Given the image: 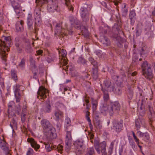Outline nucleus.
I'll return each instance as SVG.
<instances>
[{
    "label": "nucleus",
    "instance_id": "obj_1",
    "mask_svg": "<svg viewBox=\"0 0 155 155\" xmlns=\"http://www.w3.org/2000/svg\"><path fill=\"white\" fill-rule=\"evenodd\" d=\"M65 130L66 132L65 140V149L67 152L70 149L71 146L72 139L71 137V132L73 129V127L71 125V120L68 117H67L64 121Z\"/></svg>",
    "mask_w": 155,
    "mask_h": 155
},
{
    "label": "nucleus",
    "instance_id": "obj_2",
    "mask_svg": "<svg viewBox=\"0 0 155 155\" xmlns=\"http://www.w3.org/2000/svg\"><path fill=\"white\" fill-rule=\"evenodd\" d=\"M11 42V39L9 36H3L0 39V55L2 59L5 61L6 60V52L9 51L8 46Z\"/></svg>",
    "mask_w": 155,
    "mask_h": 155
},
{
    "label": "nucleus",
    "instance_id": "obj_3",
    "mask_svg": "<svg viewBox=\"0 0 155 155\" xmlns=\"http://www.w3.org/2000/svg\"><path fill=\"white\" fill-rule=\"evenodd\" d=\"M47 0H36V2L38 4L34 10V15L35 20V32L36 33V25H39L42 22L41 18V10L40 7L43 4L47 2Z\"/></svg>",
    "mask_w": 155,
    "mask_h": 155
},
{
    "label": "nucleus",
    "instance_id": "obj_4",
    "mask_svg": "<svg viewBox=\"0 0 155 155\" xmlns=\"http://www.w3.org/2000/svg\"><path fill=\"white\" fill-rule=\"evenodd\" d=\"M53 25L55 28V34L58 35H61L64 37L66 35L65 32V30L61 28V23H58L55 22H53Z\"/></svg>",
    "mask_w": 155,
    "mask_h": 155
},
{
    "label": "nucleus",
    "instance_id": "obj_5",
    "mask_svg": "<svg viewBox=\"0 0 155 155\" xmlns=\"http://www.w3.org/2000/svg\"><path fill=\"white\" fill-rule=\"evenodd\" d=\"M44 144L45 145V148L46 151L48 152L51 151L53 150H57L58 151H61L63 150V146L61 145H58V146L54 145L53 143H44Z\"/></svg>",
    "mask_w": 155,
    "mask_h": 155
},
{
    "label": "nucleus",
    "instance_id": "obj_6",
    "mask_svg": "<svg viewBox=\"0 0 155 155\" xmlns=\"http://www.w3.org/2000/svg\"><path fill=\"white\" fill-rule=\"evenodd\" d=\"M109 113L110 116L113 115L114 112L115 111H118L120 109V104L117 102L111 103L109 105Z\"/></svg>",
    "mask_w": 155,
    "mask_h": 155
},
{
    "label": "nucleus",
    "instance_id": "obj_7",
    "mask_svg": "<svg viewBox=\"0 0 155 155\" xmlns=\"http://www.w3.org/2000/svg\"><path fill=\"white\" fill-rule=\"evenodd\" d=\"M48 92V90L43 86H41L39 87L37 92L38 95L37 96V97L38 99L41 98L44 100L47 97V96L45 94L46 93Z\"/></svg>",
    "mask_w": 155,
    "mask_h": 155
},
{
    "label": "nucleus",
    "instance_id": "obj_8",
    "mask_svg": "<svg viewBox=\"0 0 155 155\" xmlns=\"http://www.w3.org/2000/svg\"><path fill=\"white\" fill-rule=\"evenodd\" d=\"M113 126L111 127V129L113 130L117 133H119L122 130L123 121L120 122L114 121L113 122Z\"/></svg>",
    "mask_w": 155,
    "mask_h": 155
},
{
    "label": "nucleus",
    "instance_id": "obj_9",
    "mask_svg": "<svg viewBox=\"0 0 155 155\" xmlns=\"http://www.w3.org/2000/svg\"><path fill=\"white\" fill-rule=\"evenodd\" d=\"M101 88L102 87L105 90L111 92L114 91V86L113 84H111V82L109 80H105L103 84H101Z\"/></svg>",
    "mask_w": 155,
    "mask_h": 155
},
{
    "label": "nucleus",
    "instance_id": "obj_10",
    "mask_svg": "<svg viewBox=\"0 0 155 155\" xmlns=\"http://www.w3.org/2000/svg\"><path fill=\"white\" fill-rule=\"evenodd\" d=\"M112 78L116 81L117 84L120 85L123 81H126L127 77L124 73H123L119 77L117 75L112 76Z\"/></svg>",
    "mask_w": 155,
    "mask_h": 155
},
{
    "label": "nucleus",
    "instance_id": "obj_11",
    "mask_svg": "<svg viewBox=\"0 0 155 155\" xmlns=\"http://www.w3.org/2000/svg\"><path fill=\"white\" fill-rule=\"evenodd\" d=\"M12 6L15 12L19 14L21 12L20 5L19 3V0H10Z\"/></svg>",
    "mask_w": 155,
    "mask_h": 155
},
{
    "label": "nucleus",
    "instance_id": "obj_12",
    "mask_svg": "<svg viewBox=\"0 0 155 155\" xmlns=\"http://www.w3.org/2000/svg\"><path fill=\"white\" fill-rule=\"evenodd\" d=\"M59 53L60 55H61L63 57L61 59L59 64L60 65V67H62L67 64L68 60L66 58L67 53L65 50L63 49L60 51Z\"/></svg>",
    "mask_w": 155,
    "mask_h": 155
},
{
    "label": "nucleus",
    "instance_id": "obj_13",
    "mask_svg": "<svg viewBox=\"0 0 155 155\" xmlns=\"http://www.w3.org/2000/svg\"><path fill=\"white\" fill-rule=\"evenodd\" d=\"M143 74L145 78L149 80H150L153 77V74L151 68H143Z\"/></svg>",
    "mask_w": 155,
    "mask_h": 155
},
{
    "label": "nucleus",
    "instance_id": "obj_14",
    "mask_svg": "<svg viewBox=\"0 0 155 155\" xmlns=\"http://www.w3.org/2000/svg\"><path fill=\"white\" fill-rule=\"evenodd\" d=\"M32 71L33 78L36 79L38 77H41L43 75L44 71L42 68H33Z\"/></svg>",
    "mask_w": 155,
    "mask_h": 155
},
{
    "label": "nucleus",
    "instance_id": "obj_15",
    "mask_svg": "<svg viewBox=\"0 0 155 155\" xmlns=\"http://www.w3.org/2000/svg\"><path fill=\"white\" fill-rule=\"evenodd\" d=\"M80 12L84 21H86L88 20L89 13L86 8H81L80 9Z\"/></svg>",
    "mask_w": 155,
    "mask_h": 155
},
{
    "label": "nucleus",
    "instance_id": "obj_16",
    "mask_svg": "<svg viewBox=\"0 0 155 155\" xmlns=\"http://www.w3.org/2000/svg\"><path fill=\"white\" fill-rule=\"evenodd\" d=\"M109 105L105 104H101L100 106V111L104 115H106L109 113Z\"/></svg>",
    "mask_w": 155,
    "mask_h": 155
},
{
    "label": "nucleus",
    "instance_id": "obj_17",
    "mask_svg": "<svg viewBox=\"0 0 155 155\" xmlns=\"http://www.w3.org/2000/svg\"><path fill=\"white\" fill-rule=\"evenodd\" d=\"M41 124L44 128L48 130L52 127L51 124L47 119H43L41 121Z\"/></svg>",
    "mask_w": 155,
    "mask_h": 155
},
{
    "label": "nucleus",
    "instance_id": "obj_18",
    "mask_svg": "<svg viewBox=\"0 0 155 155\" xmlns=\"http://www.w3.org/2000/svg\"><path fill=\"white\" fill-rule=\"evenodd\" d=\"M48 130V136L51 139H53L56 138L57 135L55 133V130L53 127H51Z\"/></svg>",
    "mask_w": 155,
    "mask_h": 155
},
{
    "label": "nucleus",
    "instance_id": "obj_19",
    "mask_svg": "<svg viewBox=\"0 0 155 155\" xmlns=\"http://www.w3.org/2000/svg\"><path fill=\"white\" fill-rule=\"evenodd\" d=\"M28 141L30 143L31 146L35 150H37L40 148V146L38 144L37 142L32 138H28L27 139Z\"/></svg>",
    "mask_w": 155,
    "mask_h": 155
},
{
    "label": "nucleus",
    "instance_id": "obj_20",
    "mask_svg": "<svg viewBox=\"0 0 155 155\" xmlns=\"http://www.w3.org/2000/svg\"><path fill=\"white\" fill-rule=\"evenodd\" d=\"M27 22L28 29L30 30H32L33 29V20L31 14H28L27 17Z\"/></svg>",
    "mask_w": 155,
    "mask_h": 155
},
{
    "label": "nucleus",
    "instance_id": "obj_21",
    "mask_svg": "<svg viewBox=\"0 0 155 155\" xmlns=\"http://www.w3.org/2000/svg\"><path fill=\"white\" fill-rule=\"evenodd\" d=\"M14 102L13 101H10L8 103V110L9 117H10V115L12 116H15V115L14 112L12 111V107L14 106Z\"/></svg>",
    "mask_w": 155,
    "mask_h": 155
},
{
    "label": "nucleus",
    "instance_id": "obj_22",
    "mask_svg": "<svg viewBox=\"0 0 155 155\" xmlns=\"http://www.w3.org/2000/svg\"><path fill=\"white\" fill-rule=\"evenodd\" d=\"M144 123V119L141 118L140 116L139 117L138 119H136L135 124L136 129L137 130H139L140 128L141 125L143 124Z\"/></svg>",
    "mask_w": 155,
    "mask_h": 155
},
{
    "label": "nucleus",
    "instance_id": "obj_23",
    "mask_svg": "<svg viewBox=\"0 0 155 155\" xmlns=\"http://www.w3.org/2000/svg\"><path fill=\"white\" fill-rule=\"evenodd\" d=\"M137 134L139 137L142 138L145 141L148 140L150 138L149 135L147 133H143L140 131H138Z\"/></svg>",
    "mask_w": 155,
    "mask_h": 155
},
{
    "label": "nucleus",
    "instance_id": "obj_24",
    "mask_svg": "<svg viewBox=\"0 0 155 155\" xmlns=\"http://www.w3.org/2000/svg\"><path fill=\"white\" fill-rule=\"evenodd\" d=\"M54 115L56 118V120H59L64 117L63 112L60 110H57L55 111Z\"/></svg>",
    "mask_w": 155,
    "mask_h": 155
},
{
    "label": "nucleus",
    "instance_id": "obj_25",
    "mask_svg": "<svg viewBox=\"0 0 155 155\" xmlns=\"http://www.w3.org/2000/svg\"><path fill=\"white\" fill-rule=\"evenodd\" d=\"M147 108L150 112L148 115L150 121H152L153 120V118L155 116L154 112L152 107L150 105L148 106Z\"/></svg>",
    "mask_w": 155,
    "mask_h": 155
},
{
    "label": "nucleus",
    "instance_id": "obj_26",
    "mask_svg": "<svg viewBox=\"0 0 155 155\" xmlns=\"http://www.w3.org/2000/svg\"><path fill=\"white\" fill-rule=\"evenodd\" d=\"M102 91L104 93L103 97L104 102H107L109 100L110 97L108 91L105 90V89H104L102 87Z\"/></svg>",
    "mask_w": 155,
    "mask_h": 155
},
{
    "label": "nucleus",
    "instance_id": "obj_27",
    "mask_svg": "<svg viewBox=\"0 0 155 155\" xmlns=\"http://www.w3.org/2000/svg\"><path fill=\"white\" fill-rule=\"evenodd\" d=\"M24 87L22 85L16 84L14 86V93H17L18 94H20L19 91L20 90L23 91L24 90Z\"/></svg>",
    "mask_w": 155,
    "mask_h": 155
},
{
    "label": "nucleus",
    "instance_id": "obj_28",
    "mask_svg": "<svg viewBox=\"0 0 155 155\" xmlns=\"http://www.w3.org/2000/svg\"><path fill=\"white\" fill-rule=\"evenodd\" d=\"M47 8L49 12H52L57 10L58 6L53 3L52 4H49L47 6Z\"/></svg>",
    "mask_w": 155,
    "mask_h": 155
},
{
    "label": "nucleus",
    "instance_id": "obj_29",
    "mask_svg": "<svg viewBox=\"0 0 155 155\" xmlns=\"http://www.w3.org/2000/svg\"><path fill=\"white\" fill-rule=\"evenodd\" d=\"M55 107L58 109L57 110H61L66 109V107L63 104L59 102H57L55 103Z\"/></svg>",
    "mask_w": 155,
    "mask_h": 155
},
{
    "label": "nucleus",
    "instance_id": "obj_30",
    "mask_svg": "<svg viewBox=\"0 0 155 155\" xmlns=\"http://www.w3.org/2000/svg\"><path fill=\"white\" fill-rule=\"evenodd\" d=\"M83 142L82 139H78L74 142V144L77 148H81L83 145Z\"/></svg>",
    "mask_w": 155,
    "mask_h": 155
},
{
    "label": "nucleus",
    "instance_id": "obj_31",
    "mask_svg": "<svg viewBox=\"0 0 155 155\" xmlns=\"http://www.w3.org/2000/svg\"><path fill=\"white\" fill-rule=\"evenodd\" d=\"M69 20L72 26H74L75 25H78V22L76 18L72 16H70Z\"/></svg>",
    "mask_w": 155,
    "mask_h": 155
},
{
    "label": "nucleus",
    "instance_id": "obj_32",
    "mask_svg": "<svg viewBox=\"0 0 155 155\" xmlns=\"http://www.w3.org/2000/svg\"><path fill=\"white\" fill-rule=\"evenodd\" d=\"M149 51L148 48L146 46L142 47L140 50V53L142 55L145 54V56L149 53Z\"/></svg>",
    "mask_w": 155,
    "mask_h": 155
},
{
    "label": "nucleus",
    "instance_id": "obj_33",
    "mask_svg": "<svg viewBox=\"0 0 155 155\" xmlns=\"http://www.w3.org/2000/svg\"><path fill=\"white\" fill-rule=\"evenodd\" d=\"M95 151L93 147L87 148L85 152V155H94Z\"/></svg>",
    "mask_w": 155,
    "mask_h": 155
},
{
    "label": "nucleus",
    "instance_id": "obj_34",
    "mask_svg": "<svg viewBox=\"0 0 155 155\" xmlns=\"http://www.w3.org/2000/svg\"><path fill=\"white\" fill-rule=\"evenodd\" d=\"M12 78L14 81H16L18 80L17 76L16 71L15 69H12L11 71Z\"/></svg>",
    "mask_w": 155,
    "mask_h": 155
},
{
    "label": "nucleus",
    "instance_id": "obj_35",
    "mask_svg": "<svg viewBox=\"0 0 155 155\" xmlns=\"http://www.w3.org/2000/svg\"><path fill=\"white\" fill-rule=\"evenodd\" d=\"M94 146L97 153L100 154L101 153L100 149V143L98 141H95L94 142Z\"/></svg>",
    "mask_w": 155,
    "mask_h": 155
},
{
    "label": "nucleus",
    "instance_id": "obj_36",
    "mask_svg": "<svg viewBox=\"0 0 155 155\" xmlns=\"http://www.w3.org/2000/svg\"><path fill=\"white\" fill-rule=\"evenodd\" d=\"M0 147L2 149L4 150L7 149L6 143L4 140H2L0 138Z\"/></svg>",
    "mask_w": 155,
    "mask_h": 155
},
{
    "label": "nucleus",
    "instance_id": "obj_37",
    "mask_svg": "<svg viewBox=\"0 0 155 155\" xmlns=\"http://www.w3.org/2000/svg\"><path fill=\"white\" fill-rule=\"evenodd\" d=\"M98 68H92L91 71L92 76L93 78L96 79L98 77Z\"/></svg>",
    "mask_w": 155,
    "mask_h": 155
},
{
    "label": "nucleus",
    "instance_id": "obj_38",
    "mask_svg": "<svg viewBox=\"0 0 155 155\" xmlns=\"http://www.w3.org/2000/svg\"><path fill=\"white\" fill-rule=\"evenodd\" d=\"M47 52H48V55L47 57L46 60L48 63H51L53 61L54 57L53 55L50 53L48 51Z\"/></svg>",
    "mask_w": 155,
    "mask_h": 155
},
{
    "label": "nucleus",
    "instance_id": "obj_39",
    "mask_svg": "<svg viewBox=\"0 0 155 155\" xmlns=\"http://www.w3.org/2000/svg\"><path fill=\"white\" fill-rule=\"evenodd\" d=\"M90 113L88 111H87L86 112L85 117L86 119L89 122V127L91 128L92 127V125L91 123V121L90 119L89 116L90 115Z\"/></svg>",
    "mask_w": 155,
    "mask_h": 155
},
{
    "label": "nucleus",
    "instance_id": "obj_40",
    "mask_svg": "<svg viewBox=\"0 0 155 155\" xmlns=\"http://www.w3.org/2000/svg\"><path fill=\"white\" fill-rule=\"evenodd\" d=\"M51 107L50 104H47L44 109V111L46 113H50L51 112Z\"/></svg>",
    "mask_w": 155,
    "mask_h": 155
},
{
    "label": "nucleus",
    "instance_id": "obj_41",
    "mask_svg": "<svg viewBox=\"0 0 155 155\" xmlns=\"http://www.w3.org/2000/svg\"><path fill=\"white\" fill-rule=\"evenodd\" d=\"M106 145L107 144L106 142L104 141L101 142L100 143V151L106 150Z\"/></svg>",
    "mask_w": 155,
    "mask_h": 155
},
{
    "label": "nucleus",
    "instance_id": "obj_42",
    "mask_svg": "<svg viewBox=\"0 0 155 155\" xmlns=\"http://www.w3.org/2000/svg\"><path fill=\"white\" fill-rule=\"evenodd\" d=\"M117 46L119 47H121L122 46V44L123 43V41L122 38L120 37H118L117 38Z\"/></svg>",
    "mask_w": 155,
    "mask_h": 155
},
{
    "label": "nucleus",
    "instance_id": "obj_43",
    "mask_svg": "<svg viewBox=\"0 0 155 155\" xmlns=\"http://www.w3.org/2000/svg\"><path fill=\"white\" fill-rule=\"evenodd\" d=\"M89 61L94 67L95 68L98 67L97 64V62L92 58H89Z\"/></svg>",
    "mask_w": 155,
    "mask_h": 155
},
{
    "label": "nucleus",
    "instance_id": "obj_44",
    "mask_svg": "<svg viewBox=\"0 0 155 155\" xmlns=\"http://www.w3.org/2000/svg\"><path fill=\"white\" fill-rule=\"evenodd\" d=\"M10 126L12 128H13V127H17V123L14 119H12V121L10 123Z\"/></svg>",
    "mask_w": 155,
    "mask_h": 155
},
{
    "label": "nucleus",
    "instance_id": "obj_45",
    "mask_svg": "<svg viewBox=\"0 0 155 155\" xmlns=\"http://www.w3.org/2000/svg\"><path fill=\"white\" fill-rule=\"evenodd\" d=\"M129 142L132 148L134 150H136V146L132 138H131L130 140H129Z\"/></svg>",
    "mask_w": 155,
    "mask_h": 155
},
{
    "label": "nucleus",
    "instance_id": "obj_46",
    "mask_svg": "<svg viewBox=\"0 0 155 155\" xmlns=\"http://www.w3.org/2000/svg\"><path fill=\"white\" fill-rule=\"evenodd\" d=\"M66 2L65 4L68 7V8L70 11H72L73 12V8L69 3V0H65Z\"/></svg>",
    "mask_w": 155,
    "mask_h": 155
},
{
    "label": "nucleus",
    "instance_id": "obj_47",
    "mask_svg": "<svg viewBox=\"0 0 155 155\" xmlns=\"http://www.w3.org/2000/svg\"><path fill=\"white\" fill-rule=\"evenodd\" d=\"M25 59L24 58L22 59L21 62L18 64V67H24L25 65Z\"/></svg>",
    "mask_w": 155,
    "mask_h": 155
},
{
    "label": "nucleus",
    "instance_id": "obj_48",
    "mask_svg": "<svg viewBox=\"0 0 155 155\" xmlns=\"http://www.w3.org/2000/svg\"><path fill=\"white\" fill-rule=\"evenodd\" d=\"M15 98H16V102H19L20 100L21 96L20 94H18L17 93L15 94Z\"/></svg>",
    "mask_w": 155,
    "mask_h": 155
},
{
    "label": "nucleus",
    "instance_id": "obj_49",
    "mask_svg": "<svg viewBox=\"0 0 155 155\" xmlns=\"http://www.w3.org/2000/svg\"><path fill=\"white\" fill-rule=\"evenodd\" d=\"M94 124L96 127L99 128H101V125L100 124L99 120L94 121Z\"/></svg>",
    "mask_w": 155,
    "mask_h": 155
},
{
    "label": "nucleus",
    "instance_id": "obj_50",
    "mask_svg": "<svg viewBox=\"0 0 155 155\" xmlns=\"http://www.w3.org/2000/svg\"><path fill=\"white\" fill-rule=\"evenodd\" d=\"M78 62L84 64L86 63V61L82 57H80L78 58Z\"/></svg>",
    "mask_w": 155,
    "mask_h": 155
},
{
    "label": "nucleus",
    "instance_id": "obj_51",
    "mask_svg": "<svg viewBox=\"0 0 155 155\" xmlns=\"http://www.w3.org/2000/svg\"><path fill=\"white\" fill-rule=\"evenodd\" d=\"M92 109L93 111L95 110L97 107V102L96 101H95L93 102L92 103Z\"/></svg>",
    "mask_w": 155,
    "mask_h": 155
},
{
    "label": "nucleus",
    "instance_id": "obj_52",
    "mask_svg": "<svg viewBox=\"0 0 155 155\" xmlns=\"http://www.w3.org/2000/svg\"><path fill=\"white\" fill-rule=\"evenodd\" d=\"M16 30L18 31H21L23 30V27L22 25H17L16 26Z\"/></svg>",
    "mask_w": 155,
    "mask_h": 155
},
{
    "label": "nucleus",
    "instance_id": "obj_53",
    "mask_svg": "<svg viewBox=\"0 0 155 155\" xmlns=\"http://www.w3.org/2000/svg\"><path fill=\"white\" fill-rule=\"evenodd\" d=\"M135 15L136 14L134 11L132 10L130 11L129 14L130 19L132 20L133 18L134 17Z\"/></svg>",
    "mask_w": 155,
    "mask_h": 155
},
{
    "label": "nucleus",
    "instance_id": "obj_54",
    "mask_svg": "<svg viewBox=\"0 0 155 155\" xmlns=\"http://www.w3.org/2000/svg\"><path fill=\"white\" fill-rule=\"evenodd\" d=\"M15 108L16 111L17 112L18 114H19L21 110V107L19 104H18V105L16 106Z\"/></svg>",
    "mask_w": 155,
    "mask_h": 155
},
{
    "label": "nucleus",
    "instance_id": "obj_55",
    "mask_svg": "<svg viewBox=\"0 0 155 155\" xmlns=\"http://www.w3.org/2000/svg\"><path fill=\"white\" fill-rule=\"evenodd\" d=\"M26 50L27 52L29 53L32 51V49L30 44L28 45L26 48Z\"/></svg>",
    "mask_w": 155,
    "mask_h": 155
},
{
    "label": "nucleus",
    "instance_id": "obj_56",
    "mask_svg": "<svg viewBox=\"0 0 155 155\" xmlns=\"http://www.w3.org/2000/svg\"><path fill=\"white\" fill-rule=\"evenodd\" d=\"M142 68H150V67L149 66L147 62L145 61L142 65Z\"/></svg>",
    "mask_w": 155,
    "mask_h": 155
},
{
    "label": "nucleus",
    "instance_id": "obj_57",
    "mask_svg": "<svg viewBox=\"0 0 155 155\" xmlns=\"http://www.w3.org/2000/svg\"><path fill=\"white\" fill-rule=\"evenodd\" d=\"M103 44L106 46H108L110 44V42L109 40L107 39L104 38L103 41Z\"/></svg>",
    "mask_w": 155,
    "mask_h": 155
},
{
    "label": "nucleus",
    "instance_id": "obj_58",
    "mask_svg": "<svg viewBox=\"0 0 155 155\" xmlns=\"http://www.w3.org/2000/svg\"><path fill=\"white\" fill-rule=\"evenodd\" d=\"M112 91L114 92V93L118 94V95L120 94L121 93L120 89L119 88L117 89H115L114 88V91Z\"/></svg>",
    "mask_w": 155,
    "mask_h": 155
},
{
    "label": "nucleus",
    "instance_id": "obj_59",
    "mask_svg": "<svg viewBox=\"0 0 155 155\" xmlns=\"http://www.w3.org/2000/svg\"><path fill=\"white\" fill-rule=\"evenodd\" d=\"M26 114L24 112H22L21 115V120L22 122H24L25 120Z\"/></svg>",
    "mask_w": 155,
    "mask_h": 155
},
{
    "label": "nucleus",
    "instance_id": "obj_60",
    "mask_svg": "<svg viewBox=\"0 0 155 155\" xmlns=\"http://www.w3.org/2000/svg\"><path fill=\"white\" fill-rule=\"evenodd\" d=\"M33 150L31 148H29L28 150L27 151V155H32L33 152Z\"/></svg>",
    "mask_w": 155,
    "mask_h": 155
},
{
    "label": "nucleus",
    "instance_id": "obj_61",
    "mask_svg": "<svg viewBox=\"0 0 155 155\" xmlns=\"http://www.w3.org/2000/svg\"><path fill=\"white\" fill-rule=\"evenodd\" d=\"M133 136L134 138V139L135 140V142L137 143L139 141V139L135 135L133 131H132Z\"/></svg>",
    "mask_w": 155,
    "mask_h": 155
},
{
    "label": "nucleus",
    "instance_id": "obj_62",
    "mask_svg": "<svg viewBox=\"0 0 155 155\" xmlns=\"http://www.w3.org/2000/svg\"><path fill=\"white\" fill-rule=\"evenodd\" d=\"M126 5L125 4H124V7H123L122 9V12L125 14L127 13V9L126 8Z\"/></svg>",
    "mask_w": 155,
    "mask_h": 155
},
{
    "label": "nucleus",
    "instance_id": "obj_63",
    "mask_svg": "<svg viewBox=\"0 0 155 155\" xmlns=\"http://www.w3.org/2000/svg\"><path fill=\"white\" fill-rule=\"evenodd\" d=\"M113 148L109 147L108 150V155H111L112 153Z\"/></svg>",
    "mask_w": 155,
    "mask_h": 155
},
{
    "label": "nucleus",
    "instance_id": "obj_64",
    "mask_svg": "<svg viewBox=\"0 0 155 155\" xmlns=\"http://www.w3.org/2000/svg\"><path fill=\"white\" fill-rule=\"evenodd\" d=\"M100 152L101 153V155H107V153L106 152V150H101L100 151Z\"/></svg>",
    "mask_w": 155,
    "mask_h": 155
}]
</instances>
